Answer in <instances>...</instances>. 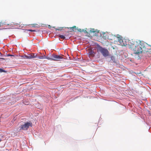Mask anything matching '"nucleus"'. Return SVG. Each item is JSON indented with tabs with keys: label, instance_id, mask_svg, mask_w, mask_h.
<instances>
[{
	"label": "nucleus",
	"instance_id": "obj_1",
	"mask_svg": "<svg viewBox=\"0 0 151 151\" xmlns=\"http://www.w3.org/2000/svg\"><path fill=\"white\" fill-rule=\"evenodd\" d=\"M128 44L135 54L138 55L143 51H148L149 46L148 45L142 41L138 40L134 42L132 40H129L128 41Z\"/></svg>",
	"mask_w": 151,
	"mask_h": 151
},
{
	"label": "nucleus",
	"instance_id": "obj_2",
	"mask_svg": "<svg viewBox=\"0 0 151 151\" xmlns=\"http://www.w3.org/2000/svg\"><path fill=\"white\" fill-rule=\"evenodd\" d=\"M32 123L30 122H27L24 123V124L20 125V126L18 128L19 129V130H25L28 129L29 126H32Z\"/></svg>",
	"mask_w": 151,
	"mask_h": 151
},
{
	"label": "nucleus",
	"instance_id": "obj_3",
	"mask_svg": "<svg viewBox=\"0 0 151 151\" xmlns=\"http://www.w3.org/2000/svg\"><path fill=\"white\" fill-rule=\"evenodd\" d=\"M98 50L104 57H106L109 55V51L106 49L99 47L98 48Z\"/></svg>",
	"mask_w": 151,
	"mask_h": 151
},
{
	"label": "nucleus",
	"instance_id": "obj_4",
	"mask_svg": "<svg viewBox=\"0 0 151 151\" xmlns=\"http://www.w3.org/2000/svg\"><path fill=\"white\" fill-rule=\"evenodd\" d=\"M52 60L54 61L61 60L63 59H65L63 58L64 55H57L53 54L52 55Z\"/></svg>",
	"mask_w": 151,
	"mask_h": 151
},
{
	"label": "nucleus",
	"instance_id": "obj_5",
	"mask_svg": "<svg viewBox=\"0 0 151 151\" xmlns=\"http://www.w3.org/2000/svg\"><path fill=\"white\" fill-rule=\"evenodd\" d=\"M118 36L117 37V38H118V41L120 43L121 45H124L126 46L127 45V44H124V41H125V40H122V37L121 36H120L118 35Z\"/></svg>",
	"mask_w": 151,
	"mask_h": 151
},
{
	"label": "nucleus",
	"instance_id": "obj_6",
	"mask_svg": "<svg viewBox=\"0 0 151 151\" xmlns=\"http://www.w3.org/2000/svg\"><path fill=\"white\" fill-rule=\"evenodd\" d=\"M23 57L24 58L27 59H30L32 58V53L29 54L28 55H25Z\"/></svg>",
	"mask_w": 151,
	"mask_h": 151
},
{
	"label": "nucleus",
	"instance_id": "obj_7",
	"mask_svg": "<svg viewBox=\"0 0 151 151\" xmlns=\"http://www.w3.org/2000/svg\"><path fill=\"white\" fill-rule=\"evenodd\" d=\"M70 30L73 31H76L78 29L76 26H74L73 27H70Z\"/></svg>",
	"mask_w": 151,
	"mask_h": 151
},
{
	"label": "nucleus",
	"instance_id": "obj_8",
	"mask_svg": "<svg viewBox=\"0 0 151 151\" xmlns=\"http://www.w3.org/2000/svg\"><path fill=\"white\" fill-rule=\"evenodd\" d=\"M91 32L93 33H98L99 31L97 30H95L94 29H91L90 31Z\"/></svg>",
	"mask_w": 151,
	"mask_h": 151
},
{
	"label": "nucleus",
	"instance_id": "obj_9",
	"mask_svg": "<svg viewBox=\"0 0 151 151\" xmlns=\"http://www.w3.org/2000/svg\"><path fill=\"white\" fill-rule=\"evenodd\" d=\"M37 57L38 59H45V55H43V56L37 55Z\"/></svg>",
	"mask_w": 151,
	"mask_h": 151
},
{
	"label": "nucleus",
	"instance_id": "obj_10",
	"mask_svg": "<svg viewBox=\"0 0 151 151\" xmlns=\"http://www.w3.org/2000/svg\"><path fill=\"white\" fill-rule=\"evenodd\" d=\"M111 60L114 63H116V59L115 57L113 56H111Z\"/></svg>",
	"mask_w": 151,
	"mask_h": 151
},
{
	"label": "nucleus",
	"instance_id": "obj_11",
	"mask_svg": "<svg viewBox=\"0 0 151 151\" xmlns=\"http://www.w3.org/2000/svg\"><path fill=\"white\" fill-rule=\"evenodd\" d=\"M45 59H47L48 60H52V55L51 56V57L46 56H45Z\"/></svg>",
	"mask_w": 151,
	"mask_h": 151
},
{
	"label": "nucleus",
	"instance_id": "obj_12",
	"mask_svg": "<svg viewBox=\"0 0 151 151\" xmlns=\"http://www.w3.org/2000/svg\"><path fill=\"white\" fill-rule=\"evenodd\" d=\"M32 58L37 57V54L36 53H32Z\"/></svg>",
	"mask_w": 151,
	"mask_h": 151
},
{
	"label": "nucleus",
	"instance_id": "obj_13",
	"mask_svg": "<svg viewBox=\"0 0 151 151\" xmlns=\"http://www.w3.org/2000/svg\"><path fill=\"white\" fill-rule=\"evenodd\" d=\"M77 30L78 32H86V30L85 31H84L83 29L82 30L80 29H78Z\"/></svg>",
	"mask_w": 151,
	"mask_h": 151
},
{
	"label": "nucleus",
	"instance_id": "obj_14",
	"mask_svg": "<svg viewBox=\"0 0 151 151\" xmlns=\"http://www.w3.org/2000/svg\"><path fill=\"white\" fill-rule=\"evenodd\" d=\"M59 37L62 39H65V37L63 35H60Z\"/></svg>",
	"mask_w": 151,
	"mask_h": 151
},
{
	"label": "nucleus",
	"instance_id": "obj_15",
	"mask_svg": "<svg viewBox=\"0 0 151 151\" xmlns=\"http://www.w3.org/2000/svg\"><path fill=\"white\" fill-rule=\"evenodd\" d=\"M89 54L91 55H94V52H93L91 51H90Z\"/></svg>",
	"mask_w": 151,
	"mask_h": 151
},
{
	"label": "nucleus",
	"instance_id": "obj_16",
	"mask_svg": "<svg viewBox=\"0 0 151 151\" xmlns=\"http://www.w3.org/2000/svg\"><path fill=\"white\" fill-rule=\"evenodd\" d=\"M0 72H6V71L5 70H4L0 68Z\"/></svg>",
	"mask_w": 151,
	"mask_h": 151
},
{
	"label": "nucleus",
	"instance_id": "obj_17",
	"mask_svg": "<svg viewBox=\"0 0 151 151\" xmlns=\"http://www.w3.org/2000/svg\"><path fill=\"white\" fill-rule=\"evenodd\" d=\"M31 25L32 26V27H36V26L37 25V24H32Z\"/></svg>",
	"mask_w": 151,
	"mask_h": 151
},
{
	"label": "nucleus",
	"instance_id": "obj_18",
	"mask_svg": "<svg viewBox=\"0 0 151 151\" xmlns=\"http://www.w3.org/2000/svg\"><path fill=\"white\" fill-rule=\"evenodd\" d=\"M14 56L13 55H10V54H8L6 55V56L8 57V56Z\"/></svg>",
	"mask_w": 151,
	"mask_h": 151
},
{
	"label": "nucleus",
	"instance_id": "obj_19",
	"mask_svg": "<svg viewBox=\"0 0 151 151\" xmlns=\"http://www.w3.org/2000/svg\"><path fill=\"white\" fill-rule=\"evenodd\" d=\"M63 28L60 27V29H56V30H61V29Z\"/></svg>",
	"mask_w": 151,
	"mask_h": 151
},
{
	"label": "nucleus",
	"instance_id": "obj_20",
	"mask_svg": "<svg viewBox=\"0 0 151 151\" xmlns=\"http://www.w3.org/2000/svg\"><path fill=\"white\" fill-rule=\"evenodd\" d=\"M28 31H31V32H35V30H32L31 29H29L28 30Z\"/></svg>",
	"mask_w": 151,
	"mask_h": 151
},
{
	"label": "nucleus",
	"instance_id": "obj_21",
	"mask_svg": "<svg viewBox=\"0 0 151 151\" xmlns=\"http://www.w3.org/2000/svg\"><path fill=\"white\" fill-rule=\"evenodd\" d=\"M1 141V139H0V142Z\"/></svg>",
	"mask_w": 151,
	"mask_h": 151
}]
</instances>
